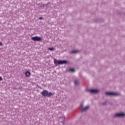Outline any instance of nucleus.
Here are the masks:
<instances>
[{"mask_svg":"<svg viewBox=\"0 0 125 125\" xmlns=\"http://www.w3.org/2000/svg\"><path fill=\"white\" fill-rule=\"evenodd\" d=\"M125 114L123 113H117L115 115V117H125Z\"/></svg>","mask_w":125,"mask_h":125,"instance_id":"6","label":"nucleus"},{"mask_svg":"<svg viewBox=\"0 0 125 125\" xmlns=\"http://www.w3.org/2000/svg\"><path fill=\"white\" fill-rule=\"evenodd\" d=\"M39 19H40V20H42V17H40Z\"/></svg>","mask_w":125,"mask_h":125,"instance_id":"14","label":"nucleus"},{"mask_svg":"<svg viewBox=\"0 0 125 125\" xmlns=\"http://www.w3.org/2000/svg\"><path fill=\"white\" fill-rule=\"evenodd\" d=\"M31 40L34 41V42H41V41H42V38L38 36H35L31 38Z\"/></svg>","mask_w":125,"mask_h":125,"instance_id":"4","label":"nucleus"},{"mask_svg":"<svg viewBox=\"0 0 125 125\" xmlns=\"http://www.w3.org/2000/svg\"><path fill=\"white\" fill-rule=\"evenodd\" d=\"M63 120H65V117L63 118Z\"/></svg>","mask_w":125,"mask_h":125,"instance_id":"16","label":"nucleus"},{"mask_svg":"<svg viewBox=\"0 0 125 125\" xmlns=\"http://www.w3.org/2000/svg\"><path fill=\"white\" fill-rule=\"evenodd\" d=\"M25 76L26 78H28V77H30V76H31V73L29 71H26L25 72Z\"/></svg>","mask_w":125,"mask_h":125,"instance_id":"7","label":"nucleus"},{"mask_svg":"<svg viewBox=\"0 0 125 125\" xmlns=\"http://www.w3.org/2000/svg\"><path fill=\"white\" fill-rule=\"evenodd\" d=\"M79 82L78 81H75L74 82L75 85H79Z\"/></svg>","mask_w":125,"mask_h":125,"instance_id":"10","label":"nucleus"},{"mask_svg":"<svg viewBox=\"0 0 125 125\" xmlns=\"http://www.w3.org/2000/svg\"><path fill=\"white\" fill-rule=\"evenodd\" d=\"M106 95H113L114 96H119L120 95V94L117 92H106L105 93Z\"/></svg>","mask_w":125,"mask_h":125,"instance_id":"3","label":"nucleus"},{"mask_svg":"<svg viewBox=\"0 0 125 125\" xmlns=\"http://www.w3.org/2000/svg\"><path fill=\"white\" fill-rule=\"evenodd\" d=\"M69 71H71V72H75V69L74 68L69 69Z\"/></svg>","mask_w":125,"mask_h":125,"instance_id":"12","label":"nucleus"},{"mask_svg":"<svg viewBox=\"0 0 125 125\" xmlns=\"http://www.w3.org/2000/svg\"><path fill=\"white\" fill-rule=\"evenodd\" d=\"M89 92L91 93H97L99 92V90L96 89H91L89 90Z\"/></svg>","mask_w":125,"mask_h":125,"instance_id":"5","label":"nucleus"},{"mask_svg":"<svg viewBox=\"0 0 125 125\" xmlns=\"http://www.w3.org/2000/svg\"><path fill=\"white\" fill-rule=\"evenodd\" d=\"M88 109H89V106L87 105L85 106L84 108L82 109V112H84L85 111H86Z\"/></svg>","mask_w":125,"mask_h":125,"instance_id":"8","label":"nucleus"},{"mask_svg":"<svg viewBox=\"0 0 125 125\" xmlns=\"http://www.w3.org/2000/svg\"><path fill=\"white\" fill-rule=\"evenodd\" d=\"M1 81H2V78L0 76V82Z\"/></svg>","mask_w":125,"mask_h":125,"instance_id":"13","label":"nucleus"},{"mask_svg":"<svg viewBox=\"0 0 125 125\" xmlns=\"http://www.w3.org/2000/svg\"><path fill=\"white\" fill-rule=\"evenodd\" d=\"M0 46H2V43H1V42H0Z\"/></svg>","mask_w":125,"mask_h":125,"instance_id":"15","label":"nucleus"},{"mask_svg":"<svg viewBox=\"0 0 125 125\" xmlns=\"http://www.w3.org/2000/svg\"><path fill=\"white\" fill-rule=\"evenodd\" d=\"M79 52V50H73L71 51V53H78Z\"/></svg>","mask_w":125,"mask_h":125,"instance_id":"9","label":"nucleus"},{"mask_svg":"<svg viewBox=\"0 0 125 125\" xmlns=\"http://www.w3.org/2000/svg\"><path fill=\"white\" fill-rule=\"evenodd\" d=\"M48 50H50V51H53V50H54V48L53 47L48 48Z\"/></svg>","mask_w":125,"mask_h":125,"instance_id":"11","label":"nucleus"},{"mask_svg":"<svg viewBox=\"0 0 125 125\" xmlns=\"http://www.w3.org/2000/svg\"><path fill=\"white\" fill-rule=\"evenodd\" d=\"M54 63L56 66H57L58 65H62L63 64H67V61H58L56 59H54Z\"/></svg>","mask_w":125,"mask_h":125,"instance_id":"2","label":"nucleus"},{"mask_svg":"<svg viewBox=\"0 0 125 125\" xmlns=\"http://www.w3.org/2000/svg\"><path fill=\"white\" fill-rule=\"evenodd\" d=\"M42 95L44 97H46V96H52V95H54V93L52 92H48L47 90H44L41 93Z\"/></svg>","mask_w":125,"mask_h":125,"instance_id":"1","label":"nucleus"}]
</instances>
